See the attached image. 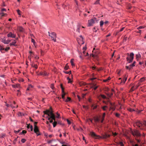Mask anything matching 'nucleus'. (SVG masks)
<instances>
[{
    "mask_svg": "<svg viewBox=\"0 0 146 146\" xmlns=\"http://www.w3.org/2000/svg\"><path fill=\"white\" fill-rule=\"evenodd\" d=\"M52 119V120H53L54 121H55V115L52 117H49L48 118V120H50V119Z\"/></svg>",
    "mask_w": 146,
    "mask_h": 146,
    "instance_id": "obj_19",
    "label": "nucleus"
},
{
    "mask_svg": "<svg viewBox=\"0 0 146 146\" xmlns=\"http://www.w3.org/2000/svg\"><path fill=\"white\" fill-rule=\"evenodd\" d=\"M98 86H96V84H93L92 82V88H93L94 89V90H96L98 88Z\"/></svg>",
    "mask_w": 146,
    "mask_h": 146,
    "instance_id": "obj_14",
    "label": "nucleus"
},
{
    "mask_svg": "<svg viewBox=\"0 0 146 146\" xmlns=\"http://www.w3.org/2000/svg\"><path fill=\"white\" fill-rule=\"evenodd\" d=\"M92 52V57H94L97 59L98 58L97 56L99 53V50L98 49H96L95 48H94Z\"/></svg>",
    "mask_w": 146,
    "mask_h": 146,
    "instance_id": "obj_3",
    "label": "nucleus"
},
{
    "mask_svg": "<svg viewBox=\"0 0 146 146\" xmlns=\"http://www.w3.org/2000/svg\"><path fill=\"white\" fill-rule=\"evenodd\" d=\"M16 42L17 41L16 40H13V41L10 44V45L11 46L12 45H14L15 46V44L16 43Z\"/></svg>",
    "mask_w": 146,
    "mask_h": 146,
    "instance_id": "obj_18",
    "label": "nucleus"
},
{
    "mask_svg": "<svg viewBox=\"0 0 146 146\" xmlns=\"http://www.w3.org/2000/svg\"><path fill=\"white\" fill-rule=\"evenodd\" d=\"M48 35L50 37V38L54 42L56 41V34L55 32H53L50 33L49 32H48Z\"/></svg>",
    "mask_w": 146,
    "mask_h": 146,
    "instance_id": "obj_4",
    "label": "nucleus"
},
{
    "mask_svg": "<svg viewBox=\"0 0 146 146\" xmlns=\"http://www.w3.org/2000/svg\"><path fill=\"white\" fill-rule=\"evenodd\" d=\"M100 0H97L94 3V4H98L99 3Z\"/></svg>",
    "mask_w": 146,
    "mask_h": 146,
    "instance_id": "obj_43",
    "label": "nucleus"
},
{
    "mask_svg": "<svg viewBox=\"0 0 146 146\" xmlns=\"http://www.w3.org/2000/svg\"><path fill=\"white\" fill-rule=\"evenodd\" d=\"M73 61H74V59H72L70 60V63L71 64V65L72 66H74V64Z\"/></svg>",
    "mask_w": 146,
    "mask_h": 146,
    "instance_id": "obj_24",
    "label": "nucleus"
},
{
    "mask_svg": "<svg viewBox=\"0 0 146 146\" xmlns=\"http://www.w3.org/2000/svg\"><path fill=\"white\" fill-rule=\"evenodd\" d=\"M69 68V66H68L67 64L64 68V69L65 70H68Z\"/></svg>",
    "mask_w": 146,
    "mask_h": 146,
    "instance_id": "obj_33",
    "label": "nucleus"
},
{
    "mask_svg": "<svg viewBox=\"0 0 146 146\" xmlns=\"http://www.w3.org/2000/svg\"><path fill=\"white\" fill-rule=\"evenodd\" d=\"M6 14H5L3 13H0V15L1 16V17H3L5 15H6Z\"/></svg>",
    "mask_w": 146,
    "mask_h": 146,
    "instance_id": "obj_40",
    "label": "nucleus"
},
{
    "mask_svg": "<svg viewBox=\"0 0 146 146\" xmlns=\"http://www.w3.org/2000/svg\"><path fill=\"white\" fill-rule=\"evenodd\" d=\"M130 132L135 138H139L141 136L140 132L138 130L135 129L133 130L131 129Z\"/></svg>",
    "mask_w": 146,
    "mask_h": 146,
    "instance_id": "obj_1",
    "label": "nucleus"
},
{
    "mask_svg": "<svg viewBox=\"0 0 146 146\" xmlns=\"http://www.w3.org/2000/svg\"><path fill=\"white\" fill-rule=\"evenodd\" d=\"M43 112L44 114L47 115L48 116L50 117H52L55 115L52 111L46 110V111H44Z\"/></svg>",
    "mask_w": 146,
    "mask_h": 146,
    "instance_id": "obj_6",
    "label": "nucleus"
},
{
    "mask_svg": "<svg viewBox=\"0 0 146 146\" xmlns=\"http://www.w3.org/2000/svg\"><path fill=\"white\" fill-rule=\"evenodd\" d=\"M17 138H16V139H15L14 140V141H13V143L14 144H15L16 143V141H17Z\"/></svg>",
    "mask_w": 146,
    "mask_h": 146,
    "instance_id": "obj_60",
    "label": "nucleus"
},
{
    "mask_svg": "<svg viewBox=\"0 0 146 146\" xmlns=\"http://www.w3.org/2000/svg\"><path fill=\"white\" fill-rule=\"evenodd\" d=\"M111 79V78L110 77H109L107 79H106L105 80H104V82H106L108 81V80H110Z\"/></svg>",
    "mask_w": 146,
    "mask_h": 146,
    "instance_id": "obj_31",
    "label": "nucleus"
},
{
    "mask_svg": "<svg viewBox=\"0 0 146 146\" xmlns=\"http://www.w3.org/2000/svg\"><path fill=\"white\" fill-rule=\"evenodd\" d=\"M70 100H71V98H70L68 97L67 98V99L66 100L65 102H67L70 101Z\"/></svg>",
    "mask_w": 146,
    "mask_h": 146,
    "instance_id": "obj_37",
    "label": "nucleus"
},
{
    "mask_svg": "<svg viewBox=\"0 0 146 146\" xmlns=\"http://www.w3.org/2000/svg\"><path fill=\"white\" fill-rule=\"evenodd\" d=\"M104 23V22L103 21H100V26L101 27H102Z\"/></svg>",
    "mask_w": 146,
    "mask_h": 146,
    "instance_id": "obj_26",
    "label": "nucleus"
},
{
    "mask_svg": "<svg viewBox=\"0 0 146 146\" xmlns=\"http://www.w3.org/2000/svg\"><path fill=\"white\" fill-rule=\"evenodd\" d=\"M111 106V107H110V109L112 110H115V108L114 107H112V104L110 102H109Z\"/></svg>",
    "mask_w": 146,
    "mask_h": 146,
    "instance_id": "obj_23",
    "label": "nucleus"
},
{
    "mask_svg": "<svg viewBox=\"0 0 146 146\" xmlns=\"http://www.w3.org/2000/svg\"><path fill=\"white\" fill-rule=\"evenodd\" d=\"M11 41V40H6L4 39H1V41L5 44H9Z\"/></svg>",
    "mask_w": 146,
    "mask_h": 146,
    "instance_id": "obj_12",
    "label": "nucleus"
},
{
    "mask_svg": "<svg viewBox=\"0 0 146 146\" xmlns=\"http://www.w3.org/2000/svg\"><path fill=\"white\" fill-rule=\"evenodd\" d=\"M112 135L114 136V137H115V136L116 135H117V133H116V132L114 133L113 132H112Z\"/></svg>",
    "mask_w": 146,
    "mask_h": 146,
    "instance_id": "obj_30",
    "label": "nucleus"
},
{
    "mask_svg": "<svg viewBox=\"0 0 146 146\" xmlns=\"http://www.w3.org/2000/svg\"><path fill=\"white\" fill-rule=\"evenodd\" d=\"M50 87L52 89H53L54 88V86L53 84H52L50 86Z\"/></svg>",
    "mask_w": 146,
    "mask_h": 146,
    "instance_id": "obj_50",
    "label": "nucleus"
},
{
    "mask_svg": "<svg viewBox=\"0 0 146 146\" xmlns=\"http://www.w3.org/2000/svg\"><path fill=\"white\" fill-rule=\"evenodd\" d=\"M7 37H11L15 38L16 36V35L13 33L12 32H10L7 34Z\"/></svg>",
    "mask_w": 146,
    "mask_h": 146,
    "instance_id": "obj_11",
    "label": "nucleus"
},
{
    "mask_svg": "<svg viewBox=\"0 0 146 146\" xmlns=\"http://www.w3.org/2000/svg\"><path fill=\"white\" fill-rule=\"evenodd\" d=\"M6 11V9H4V8H3V9H1V11L2 12H3V11Z\"/></svg>",
    "mask_w": 146,
    "mask_h": 146,
    "instance_id": "obj_63",
    "label": "nucleus"
},
{
    "mask_svg": "<svg viewBox=\"0 0 146 146\" xmlns=\"http://www.w3.org/2000/svg\"><path fill=\"white\" fill-rule=\"evenodd\" d=\"M110 136V135H108L105 133L103 135L102 137H101L99 135H97L94 132H92V137H93L97 139H99L100 138L106 139L107 138L109 137Z\"/></svg>",
    "mask_w": 146,
    "mask_h": 146,
    "instance_id": "obj_2",
    "label": "nucleus"
},
{
    "mask_svg": "<svg viewBox=\"0 0 146 146\" xmlns=\"http://www.w3.org/2000/svg\"><path fill=\"white\" fill-rule=\"evenodd\" d=\"M26 141V140L25 139H22L21 140V141L23 143H24Z\"/></svg>",
    "mask_w": 146,
    "mask_h": 146,
    "instance_id": "obj_45",
    "label": "nucleus"
},
{
    "mask_svg": "<svg viewBox=\"0 0 146 146\" xmlns=\"http://www.w3.org/2000/svg\"><path fill=\"white\" fill-rule=\"evenodd\" d=\"M91 26V19L89 20H88V24L87 25L88 27H90Z\"/></svg>",
    "mask_w": 146,
    "mask_h": 146,
    "instance_id": "obj_21",
    "label": "nucleus"
},
{
    "mask_svg": "<svg viewBox=\"0 0 146 146\" xmlns=\"http://www.w3.org/2000/svg\"><path fill=\"white\" fill-rule=\"evenodd\" d=\"M108 108V107L106 106H104L102 107V108L104 111L106 110V108Z\"/></svg>",
    "mask_w": 146,
    "mask_h": 146,
    "instance_id": "obj_36",
    "label": "nucleus"
},
{
    "mask_svg": "<svg viewBox=\"0 0 146 146\" xmlns=\"http://www.w3.org/2000/svg\"><path fill=\"white\" fill-rule=\"evenodd\" d=\"M34 131L35 133L36 134L37 136H38L40 135V132L37 126H34Z\"/></svg>",
    "mask_w": 146,
    "mask_h": 146,
    "instance_id": "obj_8",
    "label": "nucleus"
},
{
    "mask_svg": "<svg viewBox=\"0 0 146 146\" xmlns=\"http://www.w3.org/2000/svg\"><path fill=\"white\" fill-rule=\"evenodd\" d=\"M42 73H41V75H43L44 76H47L48 75V74L45 71H42Z\"/></svg>",
    "mask_w": 146,
    "mask_h": 146,
    "instance_id": "obj_15",
    "label": "nucleus"
},
{
    "mask_svg": "<svg viewBox=\"0 0 146 146\" xmlns=\"http://www.w3.org/2000/svg\"><path fill=\"white\" fill-rule=\"evenodd\" d=\"M9 48H10L9 47H8L5 49L4 48V50H5V51H7L9 49Z\"/></svg>",
    "mask_w": 146,
    "mask_h": 146,
    "instance_id": "obj_55",
    "label": "nucleus"
},
{
    "mask_svg": "<svg viewBox=\"0 0 146 146\" xmlns=\"http://www.w3.org/2000/svg\"><path fill=\"white\" fill-rule=\"evenodd\" d=\"M118 144H120L121 145V146H124V144H123V143L121 142H119V143H118Z\"/></svg>",
    "mask_w": 146,
    "mask_h": 146,
    "instance_id": "obj_51",
    "label": "nucleus"
},
{
    "mask_svg": "<svg viewBox=\"0 0 146 146\" xmlns=\"http://www.w3.org/2000/svg\"><path fill=\"white\" fill-rule=\"evenodd\" d=\"M144 80H145V78H141L140 79V81L141 82L143 81Z\"/></svg>",
    "mask_w": 146,
    "mask_h": 146,
    "instance_id": "obj_56",
    "label": "nucleus"
},
{
    "mask_svg": "<svg viewBox=\"0 0 146 146\" xmlns=\"http://www.w3.org/2000/svg\"><path fill=\"white\" fill-rule=\"evenodd\" d=\"M134 54L133 53V52H131L130 53L129 56L127 57V60L129 63H131L132 62L134 58Z\"/></svg>",
    "mask_w": 146,
    "mask_h": 146,
    "instance_id": "obj_5",
    "label": "nucleus"
},
{
    "mask_svg": "<svg viewBox=\"0 0 146 146\" xmlns=\"http://www.w3.org/2000/svg\"><path fill=\"white\" fill-rule=\"evenodd\" d=\"M127 75H125L124 77L123 80H121V82H123V83H124L127 79Z\"/></svg>",
    "mask_w": 146,
    "mask_h": 146,
    "instance_id": "obj_16",
    "label": "nucleus"
},
{
    "mask_svg": "<svg viewBox=\"0 0 146 146\" xmlns=\"http://www.w3.org/2000/svg\"><path fill=\"white\" fill-rule=\"evenodd\" d=\"M19 30L21 32H22L23 30V28L22 27H20L19 28Z\"/></svg>",
    "mask_w": 146,
    "mask_h": 146,
    "instance_id": "obj_38",
    "label": "nucleus"
},
{
    "mask_svg": "<svg viewBox=\"0 0 146 146\" xmlns=\"http://www.w3.org/2000/svg\"><path fill=\"white\" fill-rule=\"evenodd\" d=\"M67 122L69 124H71V122L68 119H67Z\"/></svg>",
    "mask_w": 146,
    "mask_h": 146,
    "instance_id": "obj_62",
    "label": "nucleus"
},
{
    "mask_svg": "<svg viewBox=\"0 0 146 146\" xmlns=\"http://www.w3.org/2000/svg\"><path fill=\"white\" fill-rule=\"evenodd\" d=\"M87 122H91V119H87Z\"/></svg>",
    "mask_w": 146,
    "mask_h": 146,
    "instance_id": "obj_53",
    "label": "nucleus"
},
{
    "mask_svg": "<svg viewBox=\"0 0 146 146\" xmlns=\"http://www.w3.org/2000/svg\"><path fill=\"white\" fill-rule=\"evenodd\" d=\"M62 93H63V94L62 95V98L63 99H64L65 98L64 96L65 95V93L64 92Z\"/></svg>",
    "mask_w": 146,
    "mask_h": 146,
    "instance_id": "obj_39",
    "label": "nucleus"
},
{
    "mask_svg": "<svg viewBox=\"0 0 146 146\" xmlns=\"http://www.w3.org/2000/svg\"><path fill=\"white\" fill-rule=\"evenodd\" d=\"M135 63L136 62L135 61H134L132 64H131L129 66H126V68L127 69L130 70L132 67L135 66Z\"/></svg>",
    "mask_w": 146,
    "mask_h": 146,
    "instance_id": "obj_10",
    "label": "nucleus"
},
{
    "mask_svg": "<svg viewBox=\"0 0 146 146\" xmlns=\"http://www.w3.org/2000/svg\"><path fill=\"white\" fill-rule=\"evenodd\" d=\"M31 131H33V127L32 125H31L30 127Z\"/></svg>",
    "mask_w": 146,
    "mask_h": 146,
    "instance_id": "obj_58",
    "label": "nucleus"
},
{
    "mask_svg": "<svg viewBox=\"0 0 146 146\" xmlns=\"http://www.w3.org/2000/svg\"><path fill=\"white\" fill-rule=\"evenodd\" d=\"M128 110L130 112H132L133 111H136V110H134V109H132V108H129L128 109Z\"/></svg>",
    "mask_w": 146,
    "mask_h": 146,
    "instance_id": "obj_25",
    "label": "nucleus"
},
{
    "mask_svg": "<svg viewBox=\"0 0 146 146\" xmlns=\"http://www.w3.org/2000/svg\"><path fill=\"white\" fill-rule=\"evenodd\" d=\"M135 125L139 128L143 125V124L139 121L135 122V123L134 124V125Z\"/></svg>",
    "mask_w": 146,
    "mask_h": 146,
    "instance_id": "obj_9",
    "label": "nucleus"
},
{
    "mask_svg": "<svg viewBox=\"0 0 146 146\" xmlns=\"http://www.w3.org/2000/svg\"><path fill=\"white\" fill-rule=\"evenodd\" d=\"M80 38H77V40L78 44L81 45L84 43V42L83 41V38L82 36L80 35Z\"/></svg>",
    "mask_w": 146,
    "mask_h": 146,
    "instance_id": "obj_7",
    "label": "nucleus"
},
{
    "mask_svg": "<svg viewBox=\"0 0 146 146\" xmlns=\"http://www.w3.org/2000/svg\"><path fill=\"white\" fill-rule=\"evenodd\" d=\"M92 69L93 70H95L96 69V66H92Z\"/></svg>",
    "mask_w": 146,
    "mask_h": 146,
    "instance_id": "obj_52",
    "label": "nucleus"
},
{
    "mask_svg": "<svg viewBox=\"0 0 146 146\" xmlns=\"http://www.w3.org/2000/svg\"><path fill=\"white\" fill-rule=\"evenodd\" d=\"M93 30L94 32H96L98 30V28L96 27H94Z\"/></svg>",
    "mask_w": 146,
    "mask_h": 146,
    "instance_id": "obj_42",
    "label": "nucleus"
},
{
    "mask_svg": "<svg viewBox=\"0 0 146 146\" xmlns=\"http://www.w3.org/2000/svg\"><path fill=\"white\" fill-rule=\"evenodd\" d=\"M96 21V19L95 18H94L93 19H92V23H95Z\"/></svg>",
    "mask_w": 146,
    "mask_h": 146,
    "instance_id": "obj_27",
    "label": "nucleus"
},
{
    "mask_svg": "<svg viewBox=\"0 0 146 146\" xmlns=\"http://www.w3.org/2000/svg\"><path fill=\"white\" fill-rule=\"evenodd\" d=\"M57 124V122L56 121H55L53 123V127H55V126H56V124Z\"/></svg>",
    "mask_w": 146,
    "mask_h": 146,
    "instance_id": "obj_29",
    "label": "nucleus"
},
{
    "mask_svg": "<svg viewBox=\"0 0 146 146\" xmlns=\"http://www.w3.org/2000/svg\"><path fill=\"white\" fill-rule=\"evenodd\" d=\"M60 87H61V88L62 89V92L63 93L64 92V88H63L62 85V84H61L60 85Z\"/></svg>",
    "mask_w": 146,
    "mask_h": 146,
    "instance_id": "obj_41",
    "label": "nucleus"
},
{
    "mask_svg": "<svg viewBox=\"0 0 146 146\" xmlns=\"http://www.w3.org/2000/svg\"><path fill=\"white\" fill-rule=\"evenodd\" d=\"M28 87L30 89L31 88H32L33 87V86L31 85L30 84L29 85Z\"/></svg>",
    "mask_w": 146,
    "mask_h": 146,
    "instance_id": "obj_64",
    "label": "nucleus"
},
{
    "mask_svg": "<svg viewBox=\"0 0 146 146\" xmlns=\"http://www.w3.org/2000/svg\"><path fill=\"white\" fill-rule=\"evenodd\" d=\"M142 111V110H136V111H136V112H137L138 113H139Z\"/></svg>",
    "mask_w": 146,
    "mask_h": 146,
    "instance_id": "obj_61",
    "label": "nucleus"
},
{
    "mask_svg": "<svg viewBox=\"0 0 146 146\" xmlns=\"http://www.w3.org/2000/svg\"><path fill=\"white\" fill-rule=\"evenodd\" d=\"M20 130H18V131H14V132H15V133H18L19 131H20Z\"/></svg>",
    "mask_w": 146,
    "mask_h": 146,
    "instance_id": "obj_59",
    "label": "nucleus"
},
{
    "mask_svg": "<svg viewBox=\"0 0 146 146\" xmlns=\"http://www.w3.org/2000/svg\"><path fill=\"white\" fill-rule=\"evenodd\" d=\"M12 86L13 88H21L19 84H17L15 85H12Z\"/></svg>",
    "mask_w": 146,
    "mask_h": 146,
    "instance_id": "obj_13",
    "label": "nucleus"
},
{
    "mask_svg": "<svg viewBox=\"0 0 146 146\" xmlns=\"http://www.w3.org/2000/svg\"><path fill=\"white\" fill-rule=\"evenodd\" d=\"M27 133V131L25 130H23L22 131V132L20 133V134H25Z\"/></svg>",
    "mask_w": 146,
    "mask_h": 146,
    "instance_id": "obj_44",
    "label": "nucleus"
},
{
    "mask_svg": "<svg viewBox=\"0 0 146 146\" xmlns=\"http://www.w3.org/2000/svg\"><path fill=\"white\" fill-rule=\"evenodd\" d=\"M113 94V93H109L107 94V96L109 97H110Z\"/></svg>",
    "mask_w": 146,
    "mask_h": 146,
    "instance_id": "obj_28",
    "label": "nucleus"
},
{
    "mask_svg": "<svg viewBox=\"0 0 146 146\" xmlns=\"http://www.w3.org/2000/svg\"><path fill=\"white\" fill-rule=\"evenodd\" d=\"M136 56L137 60L138 61L139 58L141 57V55L139 53H138L136 54Z\"/></svg>",
    "mask_w": 146,
    "mask_h": 146,
    "instance_id": "obj_17",
    "label": "nucleus"
},
{
    "mask_svg": "<svg viewBox=\"0 0 146 146\" xmlns=\"http://www.w3.org/2000/svg\"><path fill=\"white\" fill-rule=\"evenodd\" d=\"M79 85L80 86H83L85 85V83L83 82H79Z\"/></svg>",
    "mask_w": 146,
    "mask_h": 146,
    "instance_id": "obj_20",
    "label": "nucleus"
},
{
    "mask_svg": "<svg viewBox=\"0 0 146 146\" xmlns=\"http://www.w3.org/2000/svg\"><path fill=\"white\" fill-rule=\"evenodd\" d=\"M32 66L35 68L36 69L37 68V66L36 64H34V65H32Z\"/></svg>",
    "mask_w": 146,
    "mask_h": 146,
    "instance_id": "obj_48",
    "label": "nucleus"
},
{
    "mask_svg": "<svg viewBox=\"0 0 146 146\" xmlns=\"http://www.w3.org/2000/svg\"><path fill=\"white\" fill-rule=\"evenodd\" d=\"M106 115V113H103V116L102 117V120L101 121V122L102 123L104 119V118Z\"/></svg>",
    "mask_w": 146,
    "mask_h": 146,
    "instance_id": "obj_22",
    "label": "nucleus"
},
{
    "mask_svg": "<svg viewBox=\"0 0 146 146\" xmlns=\"http://www.w3.org/2000/svg\"><path fill=\"white\" fill-rule=\"evenodd\" d=\"M135 89L134 88V86H133L131 89V91H133Z\"/></svg>",
    "mask_w": 146,
    "mask_h": 146,
    "instance_id": "obj_54",
    "label": "nucleus"
},
{
    "mask_svg": "<svg viewBox=\"0 0 146 146\" xmlns=\"http://www.w3.org/2000/svg\"><path fill=\"white\" fill-rule=\"evenodd\" d=\"M31 42H32L35 45V40L33 39H31Z\"/></svg>",
    "mask_w": 146,
    "mask_h": 146,
    "instance_id": "obj_49",
    "label": "nucleus"
},
{
    "mask_svg": "<svg viewBox=\"0 0 146 146\" xmlns=\"http://www.w3.org/2000/svg\"><path fill=\"white\" fill-rule=\"evenodd\" d=\"M67 80H68V83H70L71 82V79L69 77H67Z\"/></svg>",
    "mask_w": 146,
    "mask_h": 146,
    "instance_id": "obj_47",
    "label": "nucleus"
},
{
    "mask_svg": "<svg viewBox=\"0 0 146 146\" xmlns=\"http://www.w3.org/2000/svg\"><path fill=\"white\" fill-rule=\"evenodd\" d=\"M17 12L18 15H20L21 14L20 13H21V11L19 9L17 10Z\"/></svg>",
    "mask_w": 146,
    "mask_h": 146,
    "instance_id": "obj_46",
    "label": "nucleus"
},
{
    "mask_svg": "<svg viewBox=\"0 0 146 146\" xmlns=\"http://www.w3.org/2000/svg\"><path fill=\"white\" fill-rule=\"evenodd\" d=\"M115 115L117 117H119L120 116V114L117 113H116Z\"/></svg>",
    "mask_w": 146,
    "mask_h": 146,
    "instance_id": "obj_57",
    "label": "nucleus"
},
{
    "mask_svg": "<svg viewBox=\"0 0 146 146\" xmlns=\"http://www.w3.org/2000/svg\"><path fill=\"white\" fill-rule=\"evenodd\" d=\"M101 97L102 98H103V99H108V98H106V96H105L104 95H101Z\"/></svg>",
    "mask_w": 146,
    "mask_h": 146,
    "instance_id": "obj_35",
    "label": "nucleus"
},
{
    "mask_svg": "<svg viewBox=\"0 0 146 146\" xmlns=\"http://www.w3.org/2000/svg\"><path fill=\"white\" fill-rule=\"evenodd\" d=\"M80 26H78L77 27V28L76 30V31L79 33H80Z\"/></svg>",
    "mask_w": 146,
    "mask_h": 146,
    "instance_id": "obj_34",
    "label": "nucleus"
},
{
    "mask_svg": "<svg viewBox=\"0 0 146 146\" xmlns=\"http://www.w3.org/2000/svg\"><path fill=\"white\" fill-rule=\"evenodd\" d=\"M4 50V48H3L2 46L0 45V50L1 52H3V50Z\"/></svg>",
    "mask_w": 146,
    "mask_h": 146,
    "instance_id": "obj_32",
    "label": "nucleus"
}]
</instances>
